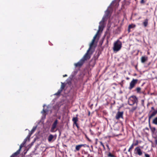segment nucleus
Returning <instances> with one entry per match:
<instances>
[{
    "label": "nucleus",
    "mask_w": 157,
    "mask_h": 157,
    "mask_svg": "<svg viewBox=\"0 0 157 157\" xmlns=\"http://www.w3.org/2000/svg\"><path fill=\"white\" fill-rule=\"evenodd\" d=\"M148 60V57L147 56H143L141 57V61L142 63H144Z\"/></svg>",
    "instance_id": "obj_16"
},
{
    "label": "nucleus",
    "mask_w": 157,
    "mask_h": 157,
    "mask_svg": "<svg viewBox=\"0 0 157 157\" xmlns=\"http://www.w3.org/2000/svg\"><path fill=\"white\" fill-rule=\"evenodd\" d=\"M144 129L145 130H149V128H147V127H146L145 128H144Z\"/></svg>",
    "instance_id": "obj_37"
},
{
    "label": "nucleus",
    "mask_w": 157,
    "mask_h": 157,
    "mask_svg": "<svg viewBox=\"0 0 157 157\" xmlns=\"http://www.w3.org/2000/svg\"><path fill=\"white\" fill-rule=\"evenodd\" d=\"M135 27H136V25H135L132 24L129 25L128 26V27L129 28V29H131L132 28H134Z\"/></svg>",
    "instance_id": "obj_24"
},
{
    "label": "nucleus",
    "mask_w": 157,
    "mask_h": 157,
    "mask_svg": "<svg viewBox=\"0 0 157 157\" xmlns=\"http://www.w3.org/2000/svg\"><path fill=\"white\" fill-rule=\"evenodd\" d=\"M46 111L44 109H43V111H42V113H46Z\"/></svg>",
    "instance_id": "obj_34"
},
{
    "label": "nucleus",
    "mask_w": 157,
    "mask_h": 157,
    "mask_svg": "<svg viewBox=\"0 0 157 157\" xmlns=\"http://www.w3.org/2000/svg\"><path fill=\"white\" fill-rule=\"evenodd\" d=\"M65 86V84L63 82H61V87L59 90H61V91H62V90L64 89Z\"/></svg>",
    "instance_id": "obj_22"
},
{
    "label": "nucleus",
    "mask_w": 157,
    "mask_h": 157,
    "mask_svg": "<svg viewBox=\"0 0 157 157\" xmlns=\"http://www.w3.org/2000/svg\"><path fill=\"white\" fill-rule=\"evenodd\" d=\"M107 147H109V146L108 145H107Z\"/></svg>",
    "instance_id": "obj_44"
},
{
    "label": "nucleus",
    "mask_w": 157,
    "mask_h": 157,
    "mask_svg": "<svg viewBox=\"0 0 157 157\" xmlns=\"http://www.w3.org/2000/svg\"><path fill=\"white\" fill-rule=\"evenodd\" d=\"M36 127H33V128H32V130H31V134H32L35 131L36 129Z\"/></svg>",
    "instance_id": "obj_28"
},
{
    "label": "nucleus",
    "mask_w": 157,
    "mask_h": 157,
    "mask_svg": "<svg viewBox=\"0 0 157 157\" xmlns=\"http://www.w3.org/2000/svg\"><path fill=\"white\" fill-rule=\"evenodd\" d=\"M86 138L87 140L89 141H91V140L89 138V137L87 136V135L86 134L85 135Z\"/></svg>",
    "instance_id": "obj_29"
},
{
    "label": "nucleus",
    "mask_w": 157,
    "mask_h": 157,
    "mask_svg": "<svg viewBox=\"0 0 157 157\" xmlns=\"http://www.w3.org/2000/svg\"><path fill=\"white\" fill-rule=\"evenodd\" d=\"M58 121L56 119L52 125V127L50 131L51 132H54L56 131L55 130V129L57 125L58 124Z\"/></svg>",
    "instance_id": "obj_8"
},
{
    "label": "nucleus",
    "mask_w": 157,
    "mask_h": 157,
    "mask_svg": "<svg viewBox=\"0 0 157 157\" xmlns=\"http://www.w3.org/2000/svg\"><path fill=\"white\" fill-rule=\"evenodd\" d=\"M144 153H145V157H150V155L146 153L145 152Z\"/></svg>",
    "instance_id": "obj_31"
},
{
    "label": "nucleus",
    "mask_w": 157,
    "mask_h": 157,
    "mask_svg": "<svg viewBox=\"0 0 157 157\" xmlns=\"http://www.w3.org/2000/svg\"><path fill=\"white\" fill-rule=\"evenodd\" d=\"M144 26L145 27H146L147 26L148 24V20L147 19H145L143 23Z\"/></svg>",
    "instance_id": "obj_18"
},
{
    "label": "nucleus",
    "mask_w": 157,
    "mask_h": 157,
    "mask_svg": "<svg viewBox=\"0 0 157 157\" xmlns=\"http://www.w3.org/2000/svg\"><path fill=\"white\" fill-rule=\"evenodd\" d=\"M77 116L78 115H77L76 117H73L72 119V121L73 123V125H75L77 128L78 129L79 127L77 123L78 121Z\"/></svg>",
    "instance_id": "obj_10"
},
{
    "label": "nucleus",
    "mask_w": 157,
    "mask_h": 157,
    "mask_svg": "<svg viewBox=\"0 0 157 157\" xmlns=\"http://www.w3.org/2000/svg\"><path fill=\"white\" fill-rule=\"evenodd\" d=\"M67 75H63V77H67Z\"/></svg>",
    "instance_id": "obj_39"
},
{
    "label": "nucleus",
    "mask_w": 157,
    "mask_h": 157,
    "mask_svg": "<svg viewBox=\"0 0 157 157\" xmlns=\"http://www.w3.org/2000/svg\"><path fill=\"white\" fill-rule=\"evenodd\" d=\"M138 79H133L132 81L130 83L128 89L129 90L132 89L135 86L138 82Z\"/></svg>",
    "instance_id": "obj_6"
},
{
    "label": "nucleus",
    "mask_w": 157,
    "mask_h": 157,
    "mask_svg": "<svg viewBox=\"0 0 157 157\" xmlns=\"http://www.w3.org/2000/svg\"><path fill=\"white\" fill-rule=\"evenodd\" d=\"M110 11L107 10L105 12V14L103 17L102 21L100 22V23L102 24L99 26V30H100L103 27V23L105 21L110 17Z\"/></svg>",
    "instance_id": "obj_1"
},
{
    "label": "nucleus",
    "mask_w": 157,
    "mask_h": 157,
    "mask_svg": "<svg viewBox=\"0 0 157 157\" xmlns=\"http://www.w3.org/2000/svg\"><path fill=\"white\" fill-rule=\"evenodd\" d=\"M141 146H138L136 147L134 151V153L136 155L141 156L143 155V151L141 149Z\"/></svg>",
    "instance_id": "obj_5"
},
{
    "label": "nucleus",
    "mask_w": 157,
    "mask_h": 157,
    "mask_svg": "<svg viewBox=\"0 0 157 157\" xmlns=\"http://www.w3.org/2000/svg\"><path fill=\"white\" fill-rule=\"evenodd\" d=\"M152 123L157 125V117H155L153 120Z\"/></svg>",
    "instance_id": "obj_19"
},
{
    "label": "nucleus",
    "mask_w": 157,
    "mask_h": 157,
    "mask_svg": "<svg viewBox=\"0 0 157 157\" xmlns=\"http://www.w3.org/2000/svg\"><path fill=\"white\" fill-rule=\"evenodd\" d=\"M135 146L134 144H132L131 145L129 148L128 149V151L129 152H131L132 149Z\"/></svg>",
    "instance_id": "obj_20"
},
{
    "label": "nucleus",
    "mask_w": 157,
    "mask_h": 157,
    "mask_svg": "<svg viewBox=\"0 0 157 157\" xmlns=\"http://www.w3.org/2000/svg\"><path fill=\"white\" fill-rule=\"evenodd\" d=\"M153 136V137L155 139H157V136Z\"/></svg>",
    "instance_id": "obj_35"
},
{
    "label": "nucleus",
    "mask_w": 157,
    "mask_h": 157,
    "mask_svg": "<svg viewBox=\"0 0 157 157\" xmlns=\"http://www.w3.org/2000/svg\"><path fill=\"white\" fill-rule=\"evenodd\" d=\"M99 143H100V145L103 147V148L104 149H105V146H104V145L103 144V143L101 141H100L99 142Z\"/></svg>",
    "instance_id": "obj_30"
},
{
    "label": "nucleus",
    "mask_w": 157,
    "mask_h": 157,
    "mask_svg": "<svg viewBox=\"0 0 157 157\" xmlns=\"http://www.w3.org/2000/svg\"><path fill=\"white\" fill-rule=\"evenodd\" d=\"M122 45L121 42L119 40H117L113 43V51L116 52L119 51L122 47Z\"/></svg>",
    "instance_id": "obj_2"
},
{
    "label": "nucleus",
    "mask_w": 157,
    "mask_h": 157,
    "mask_svg": "<svg viewBox=\"0 0 157 157\" xmlns=\"http://www.w3.org/2000/svg\"><path fill=\"white\" fill-rule=\"evenodd\" d=\"M107 157H115V156L114 155L109 152L107 154Z\"/></svg>",
    "instance_id": "obj_21"
},
{
    "label": "nucleus",
    "mask_w": 157,
    "mask_h": 157,
    "mask_svg": "<svg viewBox=\"0 0 157 157\" xmlns=\"http://www.w3.org/2000/svg\"><path fill=\"white\" fill-rule=\"evenodd\" d=\"M124 112L123 111H118L117 113L115 116V118L117 120H118L120 118H123V115Z\"/></svg>",
    "instance_id": "obj_13"
},
{
    "label": "nucleus",
    "mask_w": 157,
    "mask_h": 157,
    "mask_svg": "<svg viewBox=\"0 0 157 157\" xmlns=\"http://www.w3.org/2000/svg\"><path fill=\"white\" fill-rule=\"evenodd\" d=\"M83 152L84 153V154H87V152H86L85 151H82V154H83Z\"/></svg>",
    "instance_id": "obj_36"
},
{
    "label": "nucleus",
    "mask_w": 157,
    "mask_h": 157,
    "mask_svg": "<svg viewBox=\"0 0 157 157\" xmlns=\"http://www.w3.org/2000/svg\"><path fill=\"white\" fill-rule=\"evenodd\" d=\"M86 144H81L78 145H77L75 147V151H79L81 149V147H85Z\"/></svg>",
    "instance_id": "obj_15"
},
{
    "label": "nucleus",
    "mask_w": 157,
    "mask_h": 157,
    "mask_svg": "<svg viewBox=\"0 0 157 157\" xmlns=\"http://www.w3.org/2000/svg\"><path fill=\"white\" fill-rule=\"evenodd\" d=\"M151 109L152 110H154V107H151Z\"/></svg>",
    "instance_id": "obj_41"
},
{
    "label": "nucleus",
    "mask_w": 157,
    "mask_h": 157,
    "mask_svg": "<svg viewBox=\"0 0 157 157\" xmlns=\"http://www.w3.org/2000/svg\"><path fill=\"white\" fill-rule=\"evenodd\" d=\"M84 63V62L83 61V60L81 59L77 63H75V65L76 67H80L83 65Z\"/></svg>",
    "instance_id": "obj_14"
},
{
    "label": "nucleus",
    "mask_w": 157,
    "mask_h": 157,
    "mask_svg": "<svg viewBox=\"0 0 157 157\" xmlns=\"http://www.w3.org/2000/svg\"><path fill=\"white\" fill-rule=\"evenodd\" d=\"M132 144H134L135 146H137L139 144V141L138 140H136L133 141Z\"/></svg>",
    "instance_id": "obj_25"
},
{
    "label": "nucleus",
    "mask_w": 157,
    "mask_h": 157,
    "mask_svg": "<svg viewBox=\"0 0 157 157\" xmlns=\"http://www.w3.org/2000/svg\"><path fill=\"white\" fill-rule=\"evenodd\" d=\"M140 2L141 4L144 3L145 2L144 0H141Z\"/></svg>",
    "instance_id": "obj_33"
},
{
    "label": "nucleus",
    "mask_w": 157,
    "mask_h": 157,
    "mask_svg": "<svg viewBox=\"0 0 157 157\" xmlns=\"http://www.w3.org/2000/svg\"><path fill=\"white\" fill-rule=\"evenodd\" d=\"M157 114V110H155L150 114H148V123H150V121L151 119L154 116H155Z\"/></svg>",
    "instance_id": "obj_12"
},
{
    "label": "nucleus",
    "mask_w": 157,
    "mask_h": 157,
    "mask_svg": "<svg viewBox=\"0 0 157 157\" xmlns=\"http://www.w3.org/2000/svg\"><path fill=\"white\" fill-rule=\"evenodd\" d=\"M118 136V135H114L113 136Z\"/></svg>",
    "instance_id": "obj_43"
},
{
    "label": "nucleus",
    "mask_w": 157,
    "mask_h": 157,
    "mask_svg": "<svg viewBox=\"0 0 157 157\" xmlns=\"http://www.w3.org/2000/svg\"><path fill=\"white\" fill-rule=\"evenodd\" d=\"M142 105L143 106H144V101L143 100H141Z\"/></svg>",
    "instance_id": "obj_32"
},
{
    "label": "nucleus",
    "mask_w": 157,
    "mask_h": 157,
    "mask_svg": "<svg viewBox=\"0 0 157 157\" xmlns=\"http://www.w3.org/2000/svg\"><path fill=\"white\" fill-rule=\"evenodd\" d=\"M155 144L157 145V139L155 140Z\"/></svg>",
    "instance_id": "obj_38"
},
{
    "label": "nucleus",
    "mask_w": 157,
    "mask_h": 157,
    "mask_svg": "<svg viewBox=\"0 0 157 157\" xmlns=\"http://www.w3.org/2000/svg\"><path fill=\"white\" fill-rule=\"evenodd\" d=\"M24 144L22 143L20 146L19 148L16 152L13 154L10 157H18V155L20 154V151L22 147L23 146Z\"/></svg>",
    "instance_id": "obj_7"
},
{
    "label": "nucleus",
    "mask_w": 157,
    "mask_h": 157,
    "mask_svg": "<svg viewBox=\"0 0 157 157\" xmlns=\"http://www.w3.org/2000/svg\"><path fill=\"white\" fill-rule=\"evenodd\" d=\"M93 52L87 50L86 53L81 59L85 62V61L89 59L91 57V55L93 54Z\"/></svg>",
    "instance_id": "obj_4"
},
{
    "label": "nucleus",
    "mask_w": 157,
    "mask_h": 157,
    "mask_svg": "<svg viewBox=\"0 0 157 157\" xmlns=\"http://www.w3.org/2000/svg\"><path fill=\"white\" fill-rule=\"evenodd\" d=\"M149 128L151 130V134L152 135H155L157 132L156 128L155 127L151 126V123H148Z\"/></svg>",
    "instance_id": "obj_9"
},
{
    "label": "nucleus",
    "mask_w": 157,
    "mask_h": 157,
    "mask_svg": "<svg viewBox=\"0 0 157 157\" xmlns=\"http://www.w3.org/2000/svg\"><path fill=\"white\" fill-rule=\"evenodd\" d=\"M99 30H99L97 32V33L94 37L93 39V40H92L91 43L90 44V47H89V48L88 50H90V51H91V49L92 48V47L93 45L94 44V42L95 41V39H96L97 36L98 34V32H99Z\"/></svg>",
    "instance_id": "obj_11"
},
{
    "label": "nucleus",
    "mask_w": 157,
    "mask_h": 157,
    "mask_svg": "<svg viewBox=\"0 0 157 157\" xmlns=\"http://www.w3.org/2000/svg\"><path fill=\"white\" fill-rule=\"evenodd\" d=\"M137 108V106H134L131 108L130 110V111L131 112H133Z\"/></svg>",
    "instance_id": "obj_23"
},
{
    "label": "nucleus",
    "mask_w": 157,
    "mask_h": 157,
    "mask_svg": "<svg viewBox=\"0 0 157 157\" xmlns=\"http://www.w3.org/2000/svg\"><path fill=\"white\" fill-rule=\"evenodd\" d=\"M62 92V91H61V90H60L59 89L58 90L57 92L55 94V95L57 96L59 95Z\"/></svg>",
    "instance_id": "obj_26"
},
{
    "label": "nucleus",
    "mask_w": 157,
    "mask_h": 157,
    "mask_svg": "<svg viewBox=\"0 0 157 157\" xmlns=\"http://www.w3.org/2000/svg\"><path fill=\"white\" fill-rule=\"evenodd\" d=\"M90 114V112H89V115Z\"/></svg>",
    "instance_id": "obj_45"
},
{
    "label": "nucleus",
    "mask_w": 157,
    "mask_h": 157,
    "mask_svg": "<svg viewBox=\"0 0 157 157\" xmlns=\"http://www.w3.org/2000/svg\"><path fill=\"white\" fill-rule=\"evenodd\" d=\"M130 29H129V28L128 27V33H129L130 32V31H131Z\"/></svg>",
    "instance_id": "obj_40"
},
{
    "label": "nucleus",
    "mask_w": 157,
    "mask_h": 157,
    "mask_svg": "<svg viewBox=\"0 0 157 157\" xmlns=\"http://www.w3.org/2000/svg\"><path fill=\"white\" fill-rule=\"evenodd\" d=\"M54 138V136L52 134H50L48 137V140L49 142H51Z\"/></svg>",
    "instance_id": "obj_17"
},
{
    "label": "nucleus",
    "mask_w": 157,
    "mask_h": 157,
    "mask_svg": "<svg viewBox=\"0 0 157 157\" xmlns=\"http://www.w3.org/2000/svg\"><path fill=\"white\" fill-rule=\"evenodd\" d=\"M26 141V140H25V141L24 142V143H25V142Z\"/></svg>",
    "instance_id": "obj_46"
},
{
    "label": "nucleus",
    "mask_w": 157,
    "mask_h": 157,
    "mask_svg": "<svg viewBox=\"0 0 157 157\" xmlns=\"http://www.w3.org/2000/svg\"><path fill=\"white\" fill-rule=\"evenodd\" d=\"M126 79L127 80H129V77H127L126 78Z\"/></svg>",
    "instance_id": "obj_42"
},
{
    "label": "nucleus",
    "mask_w": 157,
    "mask_h": 157,
    "mask_svg": "<svg viewBox=\"0 0 157 157\" xmlns=\"http://www.w3.org/2000/svg\"><path fill=\"white\" fill-rule=\"evenodd\" d=\"M138 99L136 96L133 95L130 97L128 99V104L129 105H132L135 103L137 104Z\"/></svg>",
    "instance_id": "obj_3"
},
{
    "label": "nucleus",
    "mask_w": 157,
    "mask_h": 157,
    "mask_svg": "<svg viewBox=\"0 0 157 157\" xmlns=\"http://www.w3.org/2000/svg\"><path fill=\"white\" fill-rule=\"evenodd\" d=\"M141 90V89L140 87H138L136 88V90L138 93H140Z\"/></svg>",
    "instance_id": "obj_27"
},
{
    "label": "nucleus",
    "mask_w": 157,
    "mask_h": 157,
    "mask_svg": "<svg viewBox=\"0 0 157 157\" xmlns=\"http://www.w3.org/2000/svg\"><path fill=\"white\" fill-rule=\"evenodd\" d=\"M135 1H136L137 0H135Z\"/></svg>",
    "instance_id": "obj_47"
}]
</instances>
